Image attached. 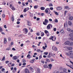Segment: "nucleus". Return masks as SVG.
Listing matches in <instances>:
<instances>
[{
	"instance_id": "obj_1",
	"label": "nucleus",
	"mask_w": 73,
	"mask_h": 73,
	"mask_svg": "<svg viewBox=\"0 0 73 73\" xmlns=\"http://www.w3.org/2000/svg\"><path fill=\"white\" fill-rule=\"evenodd\" d=\"M66 54L67 56H70V58H72V56L73 55V53H66Z\"/></svg>"
},
{
	"instance_id": "obj_2",
	"label": "nucleus",
	"mask_w": 73,
	"mask_h": 73,
	"mask_svg": "<svg viewBox=\"0 0 73 73\" xmlns=\"http://www.w3.org/2000/svg\"><path fill=\"white\" fill-rule=\"evenodd\" d=\"M50 27L52 28V25L50 24H49L47 26V29H50Z\"/></svg>"
},
{
	"instance_id": "obj_3",
	"label": "nucleus",
	"mask_w": 73,
	"mask_h": 73,
	"mask_svg": "<svg viewBox=\"0 0 73 73\" xmlns=\"http://www.w3.org/2000/svg\"><path fill=\"white\" fill-rule=\"evenodd\" d=\"M29 8L28 7L26 8H25L23 10V12H25V13L27 11H28V10L29 9Z\"/></svg>"
},
{
	"instance_id": "obj_4",
	"label": "nucleus",
	"mask_w": 73,
	"mask_h": 73,
	"mask_svg": "<svg viewBox=\"0 0 73 73\" xmlns=\"http://www.w3.org/2000/svg\"><path fill=\"white\" fill-rule=\"evenodd\" d=\"M52 50H54V51H56L57 50V47L54 46H52Z\"/></svg>"
},
{
	"instance_id": "obj_5",
	"label": "nucleus",
	"mask_w": 73,
	"mask_h": 73,
	"mask_svg": "<svg viewBox=\"0 0 73 73\" xmlns=\"http://www.w3.org/2000/svg\"><path fill=\"white\" fill-rule=\"evenodd\" d=\"M23 30L24 31V32H25V34H27V33L28 32V29H27L26 28H24L23 29Z\"/></svg>"
},
{
	"instance_id": "obj_6",
	"label": "nucleus",
	"mask_w": 73,
	"mask_h": 73,
	"mask_svg": "<svg viewBox=\"0 0 73 73\" xmlns=\"http://www.w3.org/2000/svg\"><path fill=\"white\" fill-rule=\"evenodd\" d=\"M5 69L4 68H2L1 70L0 71V73H5Z\"/></svg>"
},
{
	"instance_id": "obj_7",
	"label": "nucleus",
	"mask_w": 73,
	"mask_h": 73,
	"mask_svg": "<svg viewBox=\"0 0 73 73\" xmlns=\"http://www.w3.org/2000/svg\"><path fill=\"white\" fill-rule=\"evenodd\" d=\"M52 56V54L51 53H50L48 54V55L47 56V58H50Z\"/></svg>"
},
{
	"instance_id": "obj_8",
	"label": "nucleus",
	"mask_w": 73,
	"mask_h": 73,
	"mask_svg": "<svg viewBox=\"0 0 73 73\" xmlns=\"http://www.w3.org/2000/svg\"><path fill=\"white\" fill-rule=\"evenodd\" d=\"M44 45H45V47L44 46H43L42 47V49H43L44 50H45V49H46V48H47V44H46L45 43Z\"/></svg>"
},
{
	"instance_id": "obj_9",
	"label": "nucleus",
	"mask_w": 73,
	"mask_h": 73,
	"mask_svg": "<svg viewBox=\"0 0 73 73\" xmlns=\"http://www.w3.org/2000/svg\"><path fill=\"white\" fill-rule=\"evenodd\" d=\"M51 40L52 41H55L56 40V38L55 36H52L51 37Z\"/></svg>"
},
{
	"instance_id": "obj_10",
	"label": "nucleus",
	"mask_w": 73,
	"mask_h": 73,
	"mask_svg": "<svg viewBox=\"0 0 73 73\" xmlns=\"http://www.w3.org/2000/svg\"><path fill=\"white\" fill-rule=\"evenodd\" d=\"M56 9L57 11L61 10V9H62V7H56Z\"/></svg>"
},
{
	"instance_id": "obj_11",
	"label": "nucleus",
	"mask_w": 73,
	"mask_h": 73,
	"mask_svg": "<svg viewBox=\"0 0 73 73\" xmlns=\"http://www.w3.org/2000/svg\"><path fill=\"white\" fill-rule=\"evenodd\" d=\"M69 45H70V46H73V42L69 41Z\"/></svg>"
},
{
	"instance_id": "obj_12",
	"label": "nucleus",
	"mask_w": 73,
	"mask_h": 73,
	"mask_svg": "<svg viewBox=\"0 0 73 73\" xmlns=\"http://www.w3.org/2000/svg\"><path fill=\"white\" fill-rule=\"evenodd\" d=\"M13 60H17V59H18V58L16 56H13Z\"/></svg>"
},
{
	"instance_id": "obj_13",
	"label": "nucleus",
	"mask_w": 73,
	"mask_h": 73,
	"mask_svg": "<svg viewBox=\"0 0 73 73\" xmlns=\"http://www.w3.org/2000/svg\"><path fill=\"white\" fill-rule=\"evenodd\" d=\"M64 44L65 45H69V41H67L65 42Z\"/></svg>"
},
{
	"instance_id": "obj_14",
	"label": "nucleus",
	"mask_w": 73,
	"mask_h": 73,
	"mask_svg": "<svg viewBox=\"0 0 73 73\" xmlns=\"http://www.w3.org/2000/svg\"><path fill=\"white\" fill-rule=\"evenodd\" d=\"M7 38H4V41L3 43L4 44H6V43H7Z\"/></svg>"
},
{
	"instance_id": "obj_15",
	"label": "nucleus",
	"mask_w": 73,
	"mask_h": 73,
	"mask_svg": "<svg viewBox=\"0 0 73 73\" xmlns=\"http://www.w3.org/2000/svg\"><path fill=\"white\" fill-rule=\"evenodd\" d=\"M35 61H36V60L35 59H33L32 60H31L30 61V63H33L35 62Z\"/></svg>"
},
{
	"instance_id": "obj_16",
	"label": "nucleus",
	"mask_w": 73,
	"mask_h": 73,
	"mask_svg": "<svg viewBox=\"0 0 73 73\" xmlns=\"http://www.w3.org/2000/svg\"><path fill=\"white\" fill-rule=\"evenodd\" d=\"M25 72L26 73H29V70L27 69H25Z\"/></svg>"
},
{
	"instance_id": "obj_17",
	"label": "nucleus",
	"mask_w": 73,
	"mask_h": 73,
	"mask_svg": "<svg viewBox=\"0 0 73 73\" xmlns=\"http://www.w3.org/2000/svg\"><path fill=\"white\" fill-rule=\"evenodd\" d=\"M69 19L70 20H72L73 19V17L72 16H70L69 17Z\"/></svg>"
},
{
	"instance_id": "obj_18",
	"label": "nucleus",
	"mask_w": 73,
	"mask_h": 73,
	"mask_svg": "<svg viewBox=\"0 0 73 73\" xmlns=\"http://www.w3.org/2000/svg\"><path fill=\"white\" fill-rule=\"evenodd\" d=\"M31 25H32V24H31V23L30 22H28L27 23V25L28 26H31Z\"/></svg>"
},
{
	"instance_id": "obj_19",
	"label": "nucleus",
	"mask_w": 73,
	"mask_h": 73,
	"mask_svg": "<svg viewBox=\"0 0 73 73\" xmlns=\"http://www.w3.org/2000/svg\"><path fill=\"white\" fill-rule=\"evenodd\" d=\"M69 36L73 38V33H71L69 34Z\"/></svg>"
},
{
	"instance_id": "obj_20",
	"label": "nucleus",
	"mask_w": 73,
	"mask_h": 73,
	"mask_svg": "<svg viewBox=\"0 0 73 73\" xmlns=\"http://www.w3.org/2000/svg\"><path fill=\"white\" fill-rule=\"evenodd\" d=\"M48 66H49V68L50 69H52V65L51 64H50L48 65Z\"/></svg>"
},
{
	"instance_id": "obj_21",
	"label": "nucleus",
	"mask_w": 73,
	"mask_h": 73,
	"mask_svg": "<svg viewBox=\"0 0 73 73\" xmlns=\"http://www.w3.org/2000/svg\"><path fill=\"white\" fill-rule=\"evenodd\" d=\"M68 24L69 25L71 26L72 25V22L70 21H68Z\"/></svg>"
},
{
	"instance_id": "obj_22",
	"label": "nucleus",
	"mask_w": 73,
	"mask_h": 73,
	"mask_svg": "<svg viewBox=\"0 0 73 73\" xmlns=\"http://www.w3.org/2000/svg\"><path fill=\"white\" fill-rule=\"evenodd\" d=\"M36 73H40V70L39 68L37 69Z\"/></svg>"
},
{
	"instance_id": "obj_23",
	"label": "nucleus",
	"mask_w": 73,
	"mask_h": 73,
	"mask_svg": "<svg viewBox=\"0 0 73 73\" xmlns=\"http://www.w3.org/2000/svg\"><path fill=\"white\" fill-rule=\"evenodd\" d=\"M40 9L41 10L43 11L44 10H45V7H41L40 8Z\"/></svg>"
},
{
	"instance_id": "obj_24",
	"label": "nucleus",
	"mask_w": 73,
	"mask_h": 73,
	"mask_svg": "<svg viewBox=\"0 0 73 73\" xmlns=\"http://www.w3.org/2000/svg\"><path fill=\"white\" fill-rule=\"evenodd\" d=\"M11 19L12 21H14V16L13 15H12L11 16Z\"/></svg>"
},
{
	"instance_id": "obj_25",
	"label": "nucleus",
	"mask_w": 73,
	"mask_h": 73,
	"mask_svg": "<svg viewBox=\"0 0 73 73\" xmlns=\"http://www.w3.org/2000/svg\"><path fill=\"white\" fill-rule=\"evenodd\" d=\"M67 31L69 32H72V30L70 29V28H68L67 29Z\"/></svg>"
},
{
	"instance_id": "obj_26",
	"label": "nucleus",
	"mask_w": 73,
	"mask_h": 73,
	"mask_svg": "<svg viewBox=\"0 0 73 73\" xmlns=\"http://www.w3.org/2000/svg\"><path fill=\"white\" fill-rule=\"evenodd\" d=\"M27 57L28 58L30 59V58H31V55L30 54H28L27 56Z\"/></svg>"
},
{
	"instance_id": "obj_27",
	"label": "nucleus",
	"mask_w": 73,
	"mask_h": 73,
	"mask_svg": "<svg viewBox=\"0 0 73 73\" xmlns=\"http://www.w3.org/2000/svg\"><path fill=\"white\" fill-rule=\"evenodd\" d=\"M44 36V33L42 32L41 33V37H43V36Z\"/></svg>"
},
{
	"instance_id": "obj_28",
	"label": "nucleus",
	"mask_w": 73,
	"mask_h": 73,
	"mask_svg": "<svg viewBox=\"0 0 73 73\" xmlns=\"http://www.w3.org/2000/svg\"><path fill=\"white\" fill-rule=\"evenodd\" d=\"M67 49L68 50H72L73 48L72 47H68Z\"/></svg>"
},
{
	"instance_id": "obj_29",
	"label": "nucleus",
	"mask_w": 73,
	"mask_h": 73,
	"mask_svg": "<svg viewBox=\"0 0 73 73\" xmlns=\"http://www.w3.org/2000/svg\"><path fill=\"white\" fill-rule=\"evenodd\" d=\"M54 13H55L56 15H57V16H58V13H57V12H56L54 11Z\"/></svg>"
},
{
	"instance_id": "obj_30",
	"label": "nucleus",
	"mask_w": 73,
	"mask_h": 73,
	"mask_svg": "<svg viewBox=\"0 0 73 73\" xmlns=\"http://www.w3.org/2000/svg\"><path fill=\"white\" fill-rule=\"evenodd\" d=\"M38 7V6H36V5H35L34 6V9H37V8Z\"/></svg>"
},
{
	"instance_id": "obj_31",
	"label": "nucleus",
	"mask_w": 73,
	"mask_h": 73,
	"mask_svg": "<svg viewBox=\"0 0 73 73\" xmlns=\"http://www.w3.org/2000/svg\"><path fill=\"white\" fill-rule=\"evenodd\" d=\"M11 8L12 9V10H13V11H15V8H14V7H11Z\"/></svg>"
},
{
	"instance_id": "obj_32",
	"label": "nucleus",
	"mask_w": 73,
	"mask_h": 73,
	"mask_svg": "<svg viewBox=\"0 0 73 73\" xmlns=\"http://www.w3.org/2000/svg\"><path fill=\"white\" fill-rule=\"evenodd\" d=\"M46 61L47 62H50V60L47 58L46 59Z\"/></svg>"
},
{
	"instance_id": "obj_33",
	"label": "nucleus",
	"mask_w": 73,
	"mask_h": 73,
	"mask_svg": "<svg viewBox=\"0 0 73 73\" xmlns=\"http://www.w3.org/2000/svg\"><path fill=\"white\" fill-rule=\"evenodd\" d=\"M44 22L46 23H48V21L46 19H45Z\"/></svg>"
},
{
	"instance_id": "obj_34",
	"label": "nucleus",
	"mask_w": 73,
	"mask_h": 73,
	"mask_svg": "<svg viewBox=\"0 0 73 73\" xmlns=\"http://www.w3.org/2000/svg\"><path fill=\"white\" fill-rule=\"evenodd\" d=\"M44 55H48V52H44Z\"/></svg>"
},
{
	"instance_id": "obj_35",
	"label": "nucleus",
	"mask_w": 73,
	"mask_h": 73,
	"mask_svg": "<svg viewBox=\"0 0 73 73\" xmlns=\"http://www.w3.org/2000/svg\"><path fill=\"white\" fill-rule=\"evenodd\" d=\"M30 17H33V14H32L31 13H30Z\"/></svg>"
},
{
	"instance_id": "obj_36",
	"label": "nucleus",
	"mask_w": 73,
	"mask_h": 73,
	"mask_svg": "<svg viewBox=\"0 0 73 73\" xmlns=\"http://www.w3.org/2000/svg\"><path fill=\"white\" fill-rule=\"evenodd\" d=\"M45 12L46 13H48V9H46L45 10Z\"/></svg>"
},
{
	"instance_id": "obj_37",
	"label": "nucleus",
	"mask_w": 73,
	"mask_h": 73,
	"mask_svg": "<svg viewBox=\"0 0 73 73\" xmlns=\"http://www.w3.org/2000/svg\"><path fill=\"white\" fill-rule=\"evenodd\" d=\"M40 51H41V50H40V49H37L36 50V52H40Z\"/></svg>"
},
{
	"instance_id": "obj_38",
	"label": "nucleus",
	"mask_w": 73,
	"mask_h": 73,
	"mask_svg": "<svg viewBox=\"0 0 73 73\" xmlns=\"http://www.w3.org/2000/svg\"><path fill=\"white\" fill-rule=\"evenodd\" d=\"M11 49L10 47H8L6 48V50H9Z\"/></svg>"
},
{
	"instance_id": "obj_39",
	"label": "nucleus",
	"mask_w": 73,
	"mask_h": 73,
	"mask_svg": "<svg viewBox=\"0 0 73 73\" xmlns=\"http://www.w3.org/2000/svg\"><path fill=\"white\" fill-rule=\"evenodd\" d=\"M49 7H52L53 6V5L52 3H50L49 5Z\"/></svg>"
},
{
	"instance_id": "obj_40",
	"label": "nucleus",
	"mask_w": 73,
	"mask_h": 73,
	"mask_svg": "<svg viewBox=\"0 0 73 73\" xmlns=\"http://www.w3.org/2000/svg\"><path fill=\"white\" fill-rule=\"evenodd\" d=\"M44 32L46 34L47 33H49V32H48V31L46 30H45Z\"/></svg>"
},
{
	"instance_id": "obj_41",
	"label": "nucleus",
	"mask_w": 73,
	"mask_h": 73,
	"mask_svg": "<svg viewBox=\"0 0 73 73\" xmlns=\"http://www.w3.org/2000/svg\"><path fill=\"white\" fill-rule=\"evenodd\" d=\"M66 65L67 66H68V67H70V68H71V66L70 65H69L68 64H66Z\"/></svg>"
},
{
	"instance_id": "obj_42",
	"label": "nucleus",
	"mask_w": 73,
	"mask_h": 73,
	"mask_svg": "<svg viewBox=\"0 0 73 73\" xmlns=\"http://www.w3.org/2000/svg\"><path fill=\"white\" fill-rule=\"evenodd\" d=\"M68 13V11H64V15H66V14Z\"/></svg>"
},
{
	"instance_id": "obj_43",
	"label": "nucleus",
	"mask_w": 73,
	"mask_h": 73,
	"mask_svg": "<svg viewBox=\"0 0 73 73\" xmlns=\"http://www.w3.org/2000/svg\"><path fill=\"white\" fill-rule=\"evenodd\" d=\"M46 35H47V36L48 37L49 36V33H48L47 34H46Z\"/></svg>"
},
{
	"instance_id": "obj_44",
	"label": "nucleus",
	"mask_w": 73,
	"mask_h": 73,
	"mask_svg": "<svg viewBox=\"0 0 73 73\" xmlns=\"http://www.w3.org/2000/svg\"><path fill=\"white\" fill-rule=\"evenodd\" d=\"M2 17L3 18H5V15L4 14H3L2 15Z\"/></svg>"
},
{
	"instance_id": "obj_45",
	"label": "nucleus",
	"mask_w": 73,
	"mask_h": 73,
	"mask_svg": "<svg viewBox=\"0 0 73 73\" xmlns=\"http://www.w3.org/2000/svg\"><path fill=\"white\" fill-rule=\"evenodd\" d=\"M22 61H23V62L24 63H25V62H26L25 60V59H23V60Z\"/></svg>"
},
{
	"instance_id": "obj_46",
	"label": "nucleus",
	"mask_w": 73,
	"mask_h": 73,
	"mask_svg": "<svg viewBox=\"0 0 73 73\" xmlns=\"http://www.w3.org/2000/svg\"><path fill=\"white\" fill-rule=\"evenodd\" d=\"M28 3H32V0H28Z\"/></svg>"
},
{
	"instance_id": "obj_47",
	"label": "nucleus",
	"mask_w": 73,
	"mask_h": 73,
	"mask_svg": "<svg viewBox=\"0 0 73 73\" xmlns=\"http://www.w3.org/2000/svg\"><path fill=\"white\" fill-rule=\"evenodd\" d=\"M65 8L66 9H69V7L68 6H66L65 7Z\"/></svg>"
},
{
	"instance_id": "obj_48",
	"label": "nucleus",
	"mask_w": 73,
	"mask_h": 73,
	"mask_svg": "<svg viewBox=\"0 0 73 73\" xmlns=\"http://www.w3.org/2000/svg\"><path fill=\"white\" fill-rule=\"evenodd\" d=\"M0 32H2L3 31V29L1 27H0Z\"/></svg>"
},
{
	"instance_id": "obj_49",
	"label": "nucleus",
	"mask_w": 73,
	"mask_h": 73,
	"mask_svg": "<svg viewBox=\"0 0 73 73\" xmlns=\"http://www.w3.org/2000/svg\"><path fill=\"white\" fill-rule=\"evenodd\" d=\"M55 23H58V20L57 19H55Z\"/></svg>"
},
{
	"instance_id": "obj_50",
	"label": "nucleus",
	"mask_w": 73,
	"mask_h": 73,
	"mask_svg": "<svg viewBox=\"0 0 73 73\" xmlns=\"http://www.w3.org/2000/svg\"><path fill=\"white\" fill-rule=\"evenodd\" d=\"M60 32H61V33H63V32H64V30H62L60 31Z\"/></svg>"
},
{
	"instance_id": "obj_51",
	"label": "nucleus",
	"mask_w": 73,
	"mask_h": 73,
	"mask_svg": "<svg viewBox=\"0 0 73 73\" xmlns=\"http://www.w3.org/2000/svg\"><path fill=\"white\" fill-rule=\"evenodd\" d=\"M22 4L23 5V6H24V7L25 6V3H22Z\"/></svg>"
},
{
	"instance_id": "obj_52",
	"label": "nucleus",
	"mask_w": 73,
	"mask_h": 73,
	"mask_svg": "<svg viewBox=\"0 0 73 73\" xmlns=\"http://www.w3.org/2000/svg\"><path fill=\"white\" fill-rule=\"evenodd\" d=\"M50 10H51V11H52V10H53V7H50Z\"/></svg>"
},
{
	"instance_id": "obj_53",
	"label": "nucleus",
	"mask_w": 73,
	"mask_h": 73,
	"mask_svg": "<svg viewBox=\"0 0 73 73\" xmlns=\"http://www.w3.org/2000/svg\"><path fill=\"white\" fill-rule=\"evenodd\" d=\"M44 66L45 68H46L47 67V65H44Z\"/></svg>"
},
{
	"instance_id": "obj_54",
	"label": "nucleus",
	"mask_w": 73,
	"mask_h": 73,
	"mask_svg": "<svg viewBox=\"0 0 73 73\" xmlns=\"http://www.w3.org/2000/svg\"><path fill=\"white\" fill-rule=\"evenodd\" d=\"M20 22L19 21H18L17 22V24H20Z\"/></svg>"
},
{
	"instance_id": "obj_55",
	"label": "nucleus",
	"mask_w": 73,
	"mask_h": 73,
	"mask_svg": "<svg viewBox=\"0 0 73 73\" xmlns=\"http://www.w3.org/2000/svg\"><path fill=\"white\" fill-rule=\"evenodd\" d=\"M53 30L55 32L56 31V28H54Z\"/></svg>"
},
{
	"instance_id": "obj_56",
	"label": "nucleus",
	"mask_w": 73,
	"mask_h": 73,
	"mask_svg": "<svg viewBox=\"0 0 73 73\" xmlns=\"http://www.w3.org/2000/svg\"><path fill=\"white\" fill-rule=\"evenodd\" d=\"M5 62L6 64H8V63H9V61H6Z\"/></svg>"
},
{
	"instance_id": "obj_57",
	"label": "nucleus",
	"mask_w": 73,
	"mask_h": 73,
	"mask_svg": "<svg viewBox=\"0 0 73 73\" xmlns=\"http://www.w3.org/2000/svg\"><path fill=\"white\" fill-rule=\"evenodd\" d=\"M16 28H19L20 27V25H17L16 27Z\"/></svg>"
},
{
	"instance_id": "obj_58",
	"label": "nucleus",
	"mask_w": 73,
	"mask_h": 73,
	"mask_svg": "<svg viewBox=\"0 0 73 73\" xmlns=\"http://www.w3.org/2000/svg\"><path fill=\"white\" fill-rule=\"evenodd\" d=\"M8 40H9V41H11V38L10 37H9L8 38Z\"/></svg>"
},
{
	"instance_id": "obj_59",
	"label": "nucleus",
	"mask_w": 73,
	"mask_h": 73,
	"mask_svg": "<svg viewBox=\"0 0 73 73\" xmlns=\"http://www.w3.org/2000/svg\"><path fill=\"white\" fill-rule=\"evenodd\" d=\"M46 23H45V22H43V24H44V25H46Z\"/></svg>"
},
{
	"instance_id": "obj_60",
	"label": "nucleus",
	"mask_w": 73,
	"mask_h": 73,
	"mask_svg": "<svg viewBox=\"0 0 73 73\" xmlns=\"http://www.w3.org/2000/svg\"><path fill=\"white\" fill-rule=\"evenodd\" d=\"M17 62H20V60L19 59H17Z\"/></svg>"
},
{
	"instance_id": "obj_61",
	"label": "nucleus",
	"mask_w": 73,
	"mask_h": 73,
	"mask_svg": "<svg viewBox=\"0 0 73 73\" xmlns=\"http://www.w3.org/2000/svg\"><path fill=\"white\" fill-rule=\"evenodd\" d=\"M30 70H33V68L32 67H30Z\"/></svg>"
},
{
	"instance_id": "obj_62",
	"label": "nucleus",
	"mask_w": 73,
	"mask_h": 73,
	"mask_svg": "<svg viewBox=\"0 0 73 73\" xmlns=\"http://www.w3.org/2000/svg\"><path fill=\"white\" fill-rule=\"evenodd\" d=\"M11 45H13V42H12L11 43Z\"/></svg>"
},
{
	"instance_id": "obj_63",
	"label": "nucleus",
	"mask_w": 73,
	"mask_h": 73,
	"mask_svg": "<svg viewBox=\"0 0 73 73\" xmlns=\"http://www.w3.org/2000/svg\"><path fill=\"white\" fill-rule=\"evenodd\" d=\"M14 65H15V64H11V66H14Z\"/></svg>"
},
{
	"instance_id": "obj_64",
	"label": "nucleus",
	"mask_w": 73,
	"mask_h": 73,
	"mask_svg": "<svg viewBox=\"0 0 73 73\" xmlns=\"http://www.w3.org/2000/svg\"><path fill=\"white\" fill-rule=\"evenodd\" d=\"M14 70H15V71H16V70H17L16 68H14Z\"/></svg>"
}]
</instances>
